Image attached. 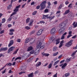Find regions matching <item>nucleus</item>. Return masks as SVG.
<instances>
[{
  "label": "nucleus",
  "mask_w": 77,
  "mask_h": 77,
  "mask_svg": "<svg viewBox=\"0 0 77 77\" xmlns=\"http://www.w3.org/2000/svg\"><path fill=\"white\" fill-rule=\"evenodd\" d=\"M62 54L60 55L58 57V59H60L62 57Z\"/></svg>",
  "instance_id": "nucleus-48"
},
{
  "label": "nucleus",
  "mask_w": 77,
  "mask_h": 77,
  "mask_svg": "<svg viewBox=\"0 0 77 77\" xmlns=\"http://www.w3.org/2000/svg\"><path fill=\"white\" fill-rule=\"evenodd\" d=\"M57 49V48L56 46H55L53 48V51H56Z\"/></svg>",
  "instance_id": "nucleus-30"
},
{
  "label": "nucleus",
  "mask_w": 77,
  "mask_h": 77,
  "mask_svg": "<svg viewBox=\"0 0 77 77\" xmlns=\"http://www.w3.org/2000/svg\"><path fill=\"white\" fill-rule=\"evenodd\" d=\"M69 74H70L69 73H66L65 74V77H68V76L69 75Z\"/></svg>",
  "instance_id": "nucleus-35"
},
{
  "label": "nucleus",
  "mask_w": 77,
  "mask_h": 77,
  "mask_svg": "<svg viewBox=\"0 0 77 77\" xmlns=\"http://www.w3.org/2000/svg\"><path fill=\"white\" fill-rule=\"evenodd\" d=\"M66 65H67V63H65L63 66H62L61 68L62 69H64L65 68V67L66 66Z\"/></svg>",
  "instance_id": "nucleus-12"
},
{
  "label": "nucleus",
  "mask_w": 77,
  "mask_h": 77,
  "mask_svg": "<svg viewBox=\"0 0 77 77\" xmlns=\"http://www.w3.org/2000/svg\"><path fill=\"white\" fill-rule=\"evenodd\" d=\"M65 38V36L63 35H62L61 38V39H63Z\"/></svg>",
  "instance_id": "nucleus-47"
},
{
  "label": "nucleus",
  "mask_w": 77,
  "mask_h": 77,
  "mask_svg": "<svg viewBox=\"0 0 77 77\" xmlns=\"http://www.w3.org/2000/svg\"><path fill=\"white\" fill-rule=\"evenodd\" d=\"M43 32V30L42 29H40L38 30L37 33V35L38 36H40L41 35Z\"/></svg>",
  "instance_id": "nucleus-7"
},
{
  "label": "nucleus",
  "mask_w": 77,
  "mask_h": 77,
  "mask_svg": "<svg viewBox=\"0 0 77 77\" xmlns=\"http://www.w3.org/2000/svg\"><path fill=\"white\" fill-rule=\"evenodd\" d=\"M64 42V41L63 40H62L60 43V44H61L62 45H63V42Z\"/></svg>",
  "instance_id": "nucleus-56"
},
{
  "label": "nucleus",
  "mask_w": 77,
  "mask_h": 77,
  "mask_svg": "<svg viewBox=\"0 0 77 77\" xmlns=\"http://www.w3.org/2000/svg\"><path fill=\"white\" fill-rule=\"evenodd\" d=\"M64 62H65V60H63L61 61L60 62V63H63Z\"/></svg>",
  "instance_id": "nucleus-58"
},
{
  "label": "nucleus",
  "mask_w": 77,
  "mask_h": 77,
  "mask_svg": "<svg viewBox=\"0 0 77 77\" xmlns=\"http://www.w3.org/2000/svg\"><path fill=\"white\" fill-rule=\"evenodd\" d=\"M72 31H69V35H71L72 34Z\"/></svg>",
  "instance_id": "nucleus-64"
},
{
  "label": "nucleus",
  "mask_w": 77,
  "mask_h": 77,
  "mask_svg": "<svg viewBox=\"0 0 77 77\" xmlns=\"http://www.w3.org/2000/svg\"><path fill=\"white\" fill-rule=\"evenodd\" d=\"M32 50H33V47L32 46H30L28 48L27 51H31Z\"/></svg>",
  "instance_id": "nucleus-17"
},
{
  "label": "nucleus",
  "mask_w": 77,
  "mask_h": 77,
  "mask_svg": "<svg viewBox=\"0 0 77 77\" xmlns=\"http://www.w3.org/2000/svg\"><path fill=\"white\" fill-rule=\"evenodd\" d=\"M26 69V67L25 66H22L21 67H20V69H21L22 71H25Z\"/></svg>",
  "instance_id": "nucleus-11"
},
{
  "label": "nucleus",
  "mask_w": 77,
  "mask_h": 77,
  "mask_svg": "<svg viewBox=\"0 0 77 77\" xmlns=\"http://www.w3.org/2000/svg\"><path fill=\"white\" fill-rule=\"evenodd\" d=\"M55 17V16H49L48 17H47V19H48V18H49L50 20H52V19H53Z\"/></svg>",
  "instance_id": "nucleus-20"
},
{
  "label": "nucleus",
  "mask_w": 77,
  "mask_h": 77,
  "mask_svg": "<svg viewBox=\"0 0 77 77\" xmlns=\"http://www.w3.org/2000/svg\"><path fill=\"white\" fill-rule=\"evenodd\" d=\"M72 36V35H68L67 37V38H69L70 36Z\"/></svg>",
  "instance_id": "nucleus-61"
},
{
  "label": "nucleus",
  "mask_w": 77,
  "mask_h": 77,
  "mask_svg": "<svg viewBox=\"0 0 77 77\" xmlns=\"http://www.w3.org/2000/svg\"><path fill=\"white\" fill-rule=\"evenodd\" d=\"M42 44V42L41 40L38 41L37 43V48H39L40 46H41V45Z\"/></svg>",
  "instance_id": "nucleus-4"
},
{
  "label": "nucleus",
  "mask_w": 77,
  "mask_h": 77,
  "mask_svg": "<svg viewBox=\"0 0 77 77\" xmlns=\"http://www.w3.org/2000/svg\"><path fill=\"white\" fill-rule=\"evenodd\" d=\"M15 47L12 46L11 47H10L9 49H8L7 53H9L11 51H12L13 50H14V48H15Z\"/></svg>",
  "instance_id": "nucleus-6"
},
{
  "label": "nucleus",
  "mask_w": 77,
  "mask_h": 77,
  "mask_svg": "<svg viewBox=\"0 0 77 77\" xmlns=\"http://www.w3.org/2000/svg\"><path fill=\"white\" fill-rule=\"evenodd\" d=\"M14 44V40H11L10 42V43L8 45V47H10Z\"/></svg>",
  "instance_id": "nucleus-9"
},
{
  "label": "nucleus",
  "mask_w": 77,
  "mask_h": 77,
  "mask_svg": "<svg viewBox=\"0 0 77 77\" xmlns=\"http://www.w3.org/2000/svg\"><path fill=\"white\" fill-rule=\"evenodd\" d=\"M30 41V38H26L25 41V43L27 44V43H28V42H29Z\"/></svg>",
  "instance_id": "nucleus-15"
},
{
  "label": "nucleus",
  "mask_w": 77,
  "mask_h": 77,
  "mask_svg": "<svg viewBox=\"0 0 77 77\" xmlns=\"http://www.w3.org/2000/svg\"><path fill=\"white\" fill-rule=\"evenodd\" d=\"M72 42H73V40H71L70 41L66 43L65 45V46L67 47H69L70 46H71L72 44Z\"/></svg>",
  "instance_id": "nucleus-3"
},
{
  "label": "nucleus",
  "mask_w": 77,
  "mask_h": 77,
  "mask_svg": "<svg viewBox=\"0 0 77 77\" xmlns=\"http://www.w3.org/2000/svg\"><path fill=\"white\" fill-rule=\"evenodd\" d=\"M48 9H46L45 10V13H47L48 12Z\"/></svg>",
  "instance_id": "nucleus-41"
},
{
  "label": "nucleus",
  "mask_w": 77,
  "mask_h": 77,
  "mask_svg": "<svg viewBox=\"0 0 77 77\" xmlns=\"http://www.w3.org/2000/svg\"><path fill=\"white\" fill-rule=\"evenodd\" d=\"M35 55H38V54H39V50H36L35 52Z\"/></svg>",
  "instance_id": "nucleus-25"
},
{
  "label": "nucleus",
  "mask_w": 77,
  "mask_h": 77,
  "mask_svg": "<svg viewBox=\"0 0 77 77\" xmlns=\"http://www.w3.org/2000/svg\"><path fill=\"white\" fill-rule=\"evenodd\" d=\"M56 31V29L55 28H52L51 30V34H54L55 33Z\"/></svg>",
  "instance_id": "nucleus-10"
},
{
  "label": "nucleus",
  "mask_w": 77,
  "mask_h": 77,
  "mask_svg": "<svg viewBox=\"0 0 77 77\" xmlns=\"http://www.w3.org/2000/svg\"><path fill=\"white\" fill-rule=\"evenodd\" d=\"M69 12V9H68L65 11V13L63 14L66 15V14H68Z\"/></svg>",
  "instance_id": "nucleus-18"
},
{
  "label": "nucleus",
  "mask_w": 77,
  "mask_h": 77,
  "mask_svg": "<svg viewBox=\"0 0 77 77\" xmlns=\"http://www.w3.org/2000/svg\"><path fill=\"white\" fill-rule=\"evenodd\" d=\"M51 66H52V64H50L48 66V68H51Z\"/></svg>",
  "instance_id": "nucleus-39"
},
{
  "label": "nucleus",
  "mask_w": 77,
  "mask_h": 77,
  "mask_svg": "<svg viewBox=\"0 0 77 77\" xmlns=\"http://www.w3.org/2000/svg\"><path fill=\"white\" fill-rule=\"evenodd\" d=\"M59 62H60V60H57L54 63V64L53 66H55V65H56L57 64V63H59Z\"/></svg>",
  "instance_id": "nucleus-27"
},
{
  "label": "nucleus",
  "mask_w": 77,
  "mask_h": 77,
  "mask_svg": "<svg viewBox=\"0 0 77 77\" xmlns=\"http://www.w3.org/2000/svg\"><path fill=\"white\" fill-rule=\"evenodd\" d=\"M46 3H47V2L45 1H44L41 3L40 6L41 7V10H42L46 8Z\"/></svg>",
  "instance_id": "nucleus-2"
},
{
  "label": "nucleus",
  "mask_w": 77,
  "mask_h": 77,
  "mask_svg": "<svg viewBox=\"0 0 77 77\" xmlns=\"http://www.w3.org/2000/svg\"><path fill=\"white\" fill-rule=\"evenodd\" d=\"M33 60V59H32V57H30L29 58V59L27 61V62H28V63H29V62H31L32 60Z\"/></svg>",
  "instance_id": "nucleus-23"
},
{
  "label": "nucleus",
  "mask_w": 77,
  "mask_h": 77,
  "mask_svg": "<svg viewBox=\"0 0 77 77\" xmlns=\"http://www.w3.org/2000/svg\"><path fill=\"white\" fill-rule=\"evenodd\" d=\"M4 32H5V31L4 30L0 32V34H1V35H2V34H3V33H4Z\"/></svg>",
  "instance_id": "nucleus-49"
},
{
  "label": "nucleus",
  "mask_w": 77,
  "mask_h": 77,
  "mask_svg": "<svg viewBox=\"0 0 77 77\" xmlns=\"http://www.w3.org/2000/svg\"><path fill=\"white\" fill-rule=\"evenodd\" d=\"M30 21V18H27L26 20V23H29V21Z\"/></svg>",
  "instance_id": "nucleus-34"
},
{
  "label": "nucleus",
  "mask_w": 77,
  "mask_h": 77,
  "mask_svg": "<svg viewBox=\"0 0 77 77\" xmlns=\"http://www.w3.org/2000/svg\"><path fill=\"white\" fill-rule=\"evenodd\" d=\"M41 62H39L38 63L36 64V66L37 67H38V66H40L41 65Z\"/></svg>",
  "instance_id": "nucleus-21"
},
{
  "label": "nucleus",
  "mask_w": 77,
  "mask_h": 77,
  "mask_svg": "<svg viewBox=\"0 0 77 77\" xmlns=\"http://www.w3.org/2000/svg\"><path fill=\"white\" fill-rule=\"evenodd\" d=\"M15 1H17V0H11V4H12V3H13V2H15Z\"/></svg>",
  "instance_id": "nucleus-51"
},
{
  "label": "nucleus",
  "mask_w": 77,
  "mask_h": 77,
  "mask_svg": "<svg viewBox=\"0 0 77 77\" xmlns=\"http://www.w3.org/2000/svg\"><path fill=\"white\" fill-rule=\"evenodd\" d=\"M25 28L26 29H27V30H29V29H30V27H28V26H26L25 27Z\"/></svg>",
  "instance_id": "nucleus-42"
},
{
  "label": "nucleus",
  "mask_w": 77,
  "mask_h": 77,
  "mask_svg": "<svg viewBox=\"0 0 77 77\" xmlns=\"http://www.w3.org/2000/svg\"><path fill=\"white\" fill-rule=\"evenodd\" d=\"M71 60V58H68L66 60V62H67V63H68Z\"/></svg>",
  "instance_id": "nucleus-22"
},
{
  "label": "nucleus",
  "mask_w": 77,
  "mask_h": 77,
  "mask_svg": "<svg viewBox=\"0 0 77 77\" xmlns=\"http://www.w3.org/2000/svg\"><path fill=\"white\" fill-rule=\"evenodd\" d=\"M39 72V70L36 71L34 73L35 74H38Z\"/></svg>",
  "instance_id": "nucleus-45"
},
{
  "label": "nucleus",
  "mask_w": 77,
  "mask_h": 77,
  "mask_svg": "<svg viewBox=\"0 0 77 77\" xmlns=\"http://www.w3.org/2000/svg\"><path fill=\"white\" fill-rule=\"evenodd\" d=\"M18 10H19V9L18 8H16L14 10V12L11 16V17H12V16H13L14 15H15V14H17V12L18 11Z\"/></svg>",
  "instance_id": "nucleus-5"
},
{
  "label": "nucleus",
  "mask_w": 77,
  "mask_h": 77,
  "mask_svg": "<svg viewBox=\"0 0 77 77\" xmlns=\"http://www.w3.org/2000/svg\"><path fill=\"white\" fill-rule=\"evenodd\" d=\"M36 12H37V11H34L32 13L33 15H36Z\"/></svg>",
  "instance_id": "nucleus-43"
},
{
  "label": "nucleus",
  "mask_w": 77,
  "mask_h": 77,
  "mask_svg": "<svg viewBox=\"0 0 77 77\" xmlns=\"http://www.w3.org/2000/svg\"><path fill=\"white\" fill-rule=\"evenodd\" d=\"M23 73H26V72H25L24 71L21 72L20 73H19V74H20V75L21 74H23Z\"/></svg>",
  "instance_id": "nucleus-46"
},
{
  "label": "nucleus",
  "mask_w": 77,
  "mask_h": 77,
  "mask_svg": "<svg viewBox=\"0 0 77 77\" xmlns=\"http://www.w3.org/2000/svg\"><path fill=\"white\" fill-rule=\"evenodd\" d=\"M34 53H35V51L34 50H32L30 52V54H33Z\"/></svg>",
  "instance_id": "nucleus-40"
},
{
  "label": "nucleus",
  "mask_w": 77,
  "mask_h": 77,
  "mask_svg": "<svg viewBox=\"0 0 77 77\" xmlns=\"http://www.w3.org/2000/svg\"><path fill=\"white\" fill-rule=\"evenodd\" d=\"M12 4H11L10 5H9L8 6V10L11 9V8L12 7Z\"/></svg>",
  "instance_id": "nucleus-32"
},
{
  "label": "nucleus",
  "mask_w": 77,
  "mask_h": 77,
  "mask_svg": "<svg viewBox=\"0 0 77 77\" xmlns=\"http://www.w3.org/2000/svg\"><path fill=\"white\" fill-rule=\"evenodd\" d=\"M42 54L43 55V56H45L48 57L49 56V54H46L44 52H43L42 53Z\"/></svg>",
  "instance_id": "nucleus-16"
},
{
  "label": "nucleus",
  "mask_w": 77,
  "mask_h": 77,
  "mask_svg": "<svg viewBox=\"0 0 77 77\" xmlns=\"http://www.w3.org/2000/svg\"><path fill=\"white\" fill-rule=\"evenodd\" d=\"M40 8V5H38V6H37L36 7V9H39Z\"/></svg>",
  "instance_id": "nucleus-59"
},
{
  "label": "nucleus",
  "mask_w": 77,
  "mask_h": 77,
  "mask_svg": "<svg viewBox=\"0 0 77 77\" xmlns=\"http://www.w3.org/2000/svg\"><path fill=\"white\" fill-rule=\"evenodd\" d=\"M30 44H32L34 42H35V38H32L31 39L30 38Z\"/></svg>",
  "instance_id": "nucleus-13"
},
{
  "label": "nucleus",
  "mask_w": 77,
  "mask_h": 77,
  "mask_svg": "<svg viewBox=\"0 0 77 77\" xmlns=\"http://www.w3.org/2000/svg\"><path fill=\"white\" fill-rule=\"evenodd\" d=\"M33 73L32 72L31 73L28 75V77H33Z\"/></svg>",
  "instance_id": "nucleus-24"
},
{
  "label": "nucleus",
  "mask_w": 77,
  "mask_h": 77,
  "mask_svg": "<svg viewBox=\"0 0 77 77\" xmlns=\"http://www.w3.org/2000/svg\"><path fill=\"white\" fill-rule=\"evenodd\" d=\"M29 26H32V22H30L29 24Z\"/></svg>",
  "instance_id": "nucleus-52"
},
{
  "label": "nucleus",
  "mask_w": 77,
  "mask_h": 77,
  "mask_svg": "<svg viewBox=\"0 0 77 77\" xmlns=\"http://www.w3.org/2000/svg\"><path fill=\"white\" fill-rule=\"evenodd\" d=\"M56 45H57V44H59V43H60V39H58L56 40Z\"/></svg>",
  "instance_id": "nucleus-19"
},
{
  "label": "nucleus",
  "mask_w": 77,
  "mask_h": 77,
  "mask_svg": "<svg viewBox=\"0 0 77 77\" xmlns=\"http://www.w3.org/2000/svg\"><path fill=\"white\" fill-rule=\"evenodd\" d=\"M45 48V45H43L40 46L39 48L41 49H44Z\"/></svg>",
  "instance_id": "nucleus-28"
},
{
  "label": "nucleus",
  "mask_w": 77,
  "mask_h": 77,
  "mask_svg": "<svg viewBox=\"0 0 77 77\" xmlns=\"http://www.w3.org/2000/svg\"><path fill=\"white\" fill-rule=\"evenodd\" d=\"M40 23H43L44 24V23H45V22L43 21H41L39 22Z\"/></svg>",
  "instance_id": "nucleus-55"
},
{
  "label": "nucleus",
  "mask_w": 77,
  "mask_h": 77,
  "mask_svg": "<svg viewBox=\"0 0 77 77\" xmlns=\"http://www.w3.org/2000/svg\"><path fill=\"white\" fill-rule=\"evenodd\" d=\"M13 34H14L13 32H11L9 33V35H13Z\"/></svg>",
  "instance_id": "nucleus-57"
},
{
  "label": "nucleus",
  "mask_w": 77,
  "mask_h": 77,
  "mask_svg": "<svg viewBox=\"0 0 77 77\" xmlns=\"http://www.w3.org/2000/svg\"><path fill=\"white\" fill-rule=\"evenodd\" d=\"M2 23H4L6 21V19L5 18H3L2 19Z\"/></svg>",
  "instance_id": "nucleus-37"
},
{
  "label": "nucleus",
  "mask_w": 77,
  "mask_h": 77,
  "mask_svg": "<svg viewBox=\"0 0 77 77\" xmlns=\"http://www.w3.org/2000/svg\"><path fill=\"white\" fill-rule=\"evenodd\" d=\"M58 54V52L54 53L53 54V56H57Z\"/></svg>",
  "instance_id": "nucleus-36"
},
{
  "label": "nucleus",
  "mask_w": 77,
  "mask_h": 77,
  "mask_svg": "<svg viewBox=\"0 0 77 77\" xmlns=\"http://www.w3.org/2000/svg\"><path fill=\"white\" fill-rule=\"evenodd\" d=\"M77 52V50L75 51L74 52L71 54V56H72V57H74V56L75 55V54L76 53V52Z\"/></svg>",
  "instance_id": "nucleus-31"
},
{
  "label": "nucleus",
  "mask_w": 77,
  "mask_h": 77,
  "mask_svg": "<svg viewBox=\"0 0 77 77\" xmlns=\"http://www.w3.org/2000/svg\"><path fill=\"white\" fill-rule=\"evenodd\" d=\"M48 15H44L43 16V17L42 18V19H46V17L47 18L48 17Z\"/></svg>",
  "instance_id": "nucleus-26"
},
{
  "label": "nucleus",
  "mask_w": 77,
  "mask_h": 77,
  "mask_svg": "<svg viewBox=\"0 0 77 77\" xmlns=\"http://www.w3.org/2000/svg\"><path fill=\"white\" fill-rule=\"evenodd\" d=\"M56 37L54 35L52 36L50 38V40L52 41H53L55 39Z\"/></svg>",
  "instance_id": "nucleus-14"
},
{
  "label": "nucleus",
  "mask_w": 77,
  "mask_h": 77,
  "mask_svg": "<svg viewBox=\"0 0 77 77\" xmlns=\"http://www.w3.org/2000/svg\"><path fill=\"white\" fill-rule=\"evenodd\" d=\"M7 64L8 65V66H12V63H9L8 64L7 63Z\"/></svg>",
  "instance_id": "nucleus-50"
},
{
  "label": "nucleus",
  "mask_w": 77,
  "mask_h": 77,
  "mask_svg": "<svg viewBox=\"0 0 77 77\" xmlns=\"http://www.w3.org/2000/svg\"><path fill=\"white\" fill-rule=\"evenodd\" d=\"M8 50V48L7 47L5 48H2L0 49V52L3 51H6Z\"/></svg>",
  "instance_id": "nucleus-8"
},
{
  "label": "nucleus",
  "mask_w": 77,
  "mask_h": 77,
  "mask_svg": "<svg viewBox=\"0 0 77 77\" xmlns=\"http://www.w3.org/2000/svg\"><path fill=\"white\" fill-rule=\"evenodd\" d=\"M68 17H71V16H72V15H71V14H69L68 15Z\"/></svg>",
  "instance_id": "nucleus-62"
},
{
  "label": "nucleus",
  "mask_w": 77,
  "mask_h": 77,
  "mask_svg": "<svg viewBox=\"0 0 77 77\" xmlns=\"http://www.w3.org/2000/svg\"><path fill=\"white\" fill-rule=\"evenodd\" d=\"M21 59V57H18L16 58L15 59V61H16V60H17V59H19L20 60V59Z\"/></svg>",
  "instance_id": "nucleus-38"
},
{
  "label": "nucleus",
  "mask_w": 77,
  "mask_h": 77,
  "mask_svg": "<svg viewBox=\"0 0 77 77\" xmlns=\"http://www.w3.org/2000/svg\"><path fill=\"white\" fill-rule=\"evenodd\" d=\"M62 6H63V4L60 5L59 7L58 8V10H60V9H62Z\"/></svg>",
  "instance_id": "nucleus-29"
},
{
  "label": "nucleus",
  "mask_w": 77,
  "mask_h": 77,
  "mask_svg": "<svg viewBox=\"0 0 77 77\" xmlns=\"http://www.w3.org/2000/svg\"><path fill=\"white\" fill-rule=\"evenodd\" d=\"M17 42H21V39H17Z\"/></svg>",
  "instance_id": "nucleus-44"
},
{
  "label": "nucleus",
  "mask_w": 77,
  "mask_h": 77,
  "mask_svg": "<svg viewBox=\"0 0 77 77\" xmlns=\"http://www.w3.org/2000/svg\"><path fill=\"white\" fill-rule=\"evenodd\" d=\"M18 50H19V48L17 49L14 52L13 54H15L16 53H17V52H18Z\"/></svg>",
  "instance_id": "nucleus-33"
},
{
  "label": "nucleus",
  "mask_w": 77,
  "mask_h": 77,
  "mask_svg": "<svg viewBox=\"0 0 77 77\" xmlns=\"http://www.w3.org/2000/svg\"><path fill=\"white\" fill-rule=\"evenodd\" d=\"M11 20L12 18H11V17H9L8 19V21H11Z\"/></svg>",
  "instance_id": "nucleus-63"
},
{
  "label": "nucleus",
  "mask_w": 77,
  "mask_h": 77,
  "mask_svg": "<svg viewBox=\"0 0 77 77\" xmlns=\"http://www.w3.org/2000/svg\"><path fill=\"white\" fill-rule=\"evenodd\" d=\"M35 4V2H32L31 4V5H33Z\"/></svg>",
  "instance_id": "nucleus-60"
},
{
  "label": "nucleus",
  "mask_w": 77,
  "mask_h": 77,
  "mask_svg": "<svg viewBox=\"0 0 77 77\" xmlns=\"http://www.w3.org/2000/svg\"><path fill=\"white\" fill-rule=\"evenodd\" d=\"M35 33V32L34 31H32L30 33V35H32V34H33Z\"/></svg>",
  "instance_id": "nucleus-53"
},
{
  "label": "nucleus",
  "mask_w": 77,
  "mask_h": 77,
  "mask_svg": "<svg viewBox=\"0 0 77 77\" xmlns=\"http://www.w3.org/2000/svg\"><path fill=\"white\" fill-rule=\"evenodd\" d=\"M77 37V35H74L73 37H72V39H74V38H76Z\"/></svg>",
  "instance_id": "nucleus-54"
},
{
  "label": "nucleus",
  "mask_w": 77,
  "mask_h": 77,
  "mask_svg": "<svg viewBox=\"0 0 77 77\" xmlns=\"http://www.w3.org/2000/svg\"><path fill=\"white\" fill-rule=\"evenodd\" d=\"M66 23H67V22H64L59 25V27H61V29H60L58 31L59 33L60 34H63V32L65 31H64L65 30V28L63 27H64V26H65L66 24Z\"/></svg>",
  "instance_id": "nucleus-1"
}]
</instances>
